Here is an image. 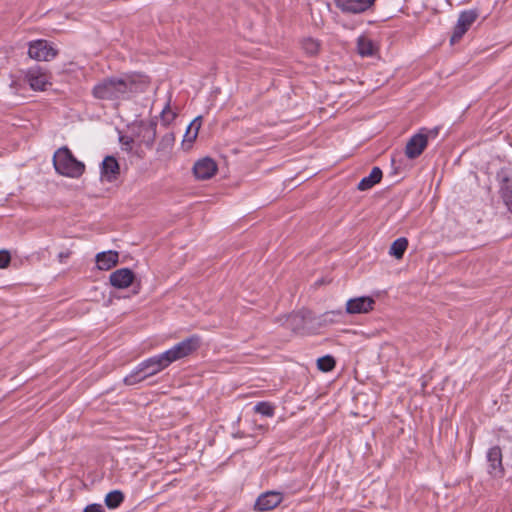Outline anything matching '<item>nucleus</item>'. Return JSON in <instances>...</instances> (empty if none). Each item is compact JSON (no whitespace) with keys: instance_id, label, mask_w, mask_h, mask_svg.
Returning <instances> with one entry per match:
<instances>
[{"instance_id":"nucleus-27","label":"nucleus","mask_w":512,"mask_h":512,"mask_svg":"<svg viewBox=\"0 0 512 512\" xmlns=\"http://www.w3.org/2000/svg\"><path fill=\"white\" fill-rule=\"evenodd\" d=\"M11 260V256L8 251L2 250L0 251V268H6Z\"/></svg>"},{"instance_id":"nucleus-29","label":"nucleus","mask_w":512,"mask_h":512,"mask_svg":"<svg viewBox=\"0 0 512 512\" xmlns=\"http://www.w3.org/2000/svg\"><path fill=\"white\" fill-rule=\"evenodd\" d=\"M196 138L197 137H194L193 133L189 131V129H186L183 139V145H187V147L189 148L192 145V143L196 140Z\"/></svg>"},{"instance_id":"nucleus-11","label":"nucleus","mask_w":512,"mask_h":512,"mask_svg":"<svg viewBox=\"0 0 512 512\" xmlns=\"http://www.w3.org/2000/svg\"><path fill=\"white\" fill-rule=\"evenodd\" d=\"M283 501V495L277 491H267L258 496L254 510L257 512L270 511L276 508Z\"/></svg>"},{"instance_id":"nucleus-7","label":"nucleus","mask_w":512,"mask_h":512,"mask_svg":"<svg viewBox=\"0 0 512 512\" xmlns=\"http://www.w3.org/2000/svg\"><path fill=\"white\" fill-rule=\"evenodd\" d=\"M478 17L477 10H465L459 14L457 23L454 27L453 34L450 38L452 44L457 43L463 35L468 31L471 25L476 21Z\"/></svg>"},{"instance_id":"nucleus-22","label":"nucleus","mask_w":512,"mask_h":512,"mask_svg":"<svg viewBox=\"0 0 512 512\" xmlns=\"http://www.w3.org/2000/svg\"><path fill=\"white\" fill-rule=\"evenodd\" d=\"M124 501V494L119 490L109 492L105 497V504L110 509H115Z\"/></svg>"},{"instance_id":"nucleus-25","label":"nucleus","mask_w":512,"mask_h":512,"mask_svg":"<svg viewBox=\"0 0 512 512\" xmlns=\"http://www.w3.org/2000/svg\"><path fill=\"white\" fill-rule=\"evenodd\" d=\"M254 411L263 416L272 417L274 415V406L269 402H258L254 406Z\"/></svg>"},{"instance_id":"nucleus-10","label":"nucleus","mask_w":512,"mask_h":512,"mask_svg":"<svg viewBox=\"0 0 512 512\" xmlns=\"http://www.w3.org/2000/svg\"><path fill=\"white\" fill-rule=\"evenodd\" d=\"M28 55L38 61H49L55 58L57 51L46 40H36L29 44Z\"/></svg>"},{"instance_id":"nucleus-3","label":"nucleus","mask_w":512,"mask_h":512,"mask_svg":"<svg viewBox=\"0 0 512 512\" xmlns=\"http://www.w3.org/2000/svg\"><path fill=\"white\" fill-rule=\"evenodd\" d=\"M167 368L161 354L149 357L140 362L135 369L124 378L126 385H135L150 376H154Z\"/></svg>"},{"instance_id":"nucleus-24","label":"nucleus","mask_w":512,"mask_h":512,"mask_svg":"<svg viewBox=\"0 0 512 512\" xmlns=\"http://www.w3.org/2000/svg\"><path fill=\"white\" fill-rule=\"evenodd\" d=\"M317 367L323 372L331 371L335 367V360L330 355L320 357L317 360Z\"/></svg>"},{"instance_id":"nucleus-32","label":"nucleus","mask_w":512,"mask_h":512,"mask_svg":"<svg viewBox=\"0 0 512 512\" xmlns=\"http://www.w3.org/2000/svg\"><path fill=\"white\" fill-rule=\"evenodd\" d=\"M69 255H70L69 252H61V253H59L58 257H59L60 261L62 262L64 259L68 258Z\"/></svg>"},{"instance_id":"nucleus-6","label":"nucleus","mask_w":512,"mask_h":512,"mask_svg":"<svg viewBox=\"0 0 512 512\" xmlns=\"http://www.w3.org/2000/svg\"><path fill=\"white\" fill-rule=\"evenodd\" d=\"M499 194L508 211L512 213V170L502 168L497 172Z\"/></svg>"},{"instance_id":"nucleus-23","label":"nucleus","mask_w":512,"mask_h":512,"mask_svg":"<svg viewBox=\"0 0 512 512\" xmlns=\"http://www.w3.org/2000/svg\"><path fill=\"white\" fill-rule=\"evenodd\" d=\"M302 48L308 55H316L320 49V44L313 38H306L302 41Z\"/></svg>"},{"instance_id":"nucleus-18","label":"nucleus","mask_w":512,"mask_h":512,"mask_svg":"<svg viewBox=\"0 0 512 512\" xmlns=\"http://www.w3.org/2000/svg\"><path fill=\"white\" fill-rule=\"evenodd\" d=\"M382 179V170L379 167H374L370 174L361 179L358 183V189L365 191L372 188L375 184L379 183Z\"/></svg>"},{"instance_id":"nucleus-2","label":"nucleus","mask_w":512,"mask_h":512,"mask_svg":"<svg viewBox=\"0 0 512 512\" xmlns=\"http://www.w3.org/2000/svg\"><path fill=\"white\" fill-rule=\"evenodd\" d=\"M53 166L58 174L69 178H79L85 171V164L77 160L66 146L55 151Z\"/></svg>"},{"instance_id":"nucleus-9","label":"nucleus","mask_w":512,"mask_h":512,"mask_svg":"<svg viewBox=\"0 0 512 512\" xmlns=\"http://www.w3.org/2000/svg\"><path fill=\"white\" fill-rule=\"evenodd\" d=\"M376 0H334L335 6L344 14L357 15L368 11Z\"/></svg>"},{"instance_id":"nucleus-31","label":"nucleus","mask_w":512,"mask_h":512,"mask_svg":"<svg viewBox=\"0 0 512 512\" xmlns=\"http://www.w3.org/2000/svg\"><path fill=\"white\" fill-rule=\"evenodd\" d=\"M162 114H163V118H164L165 121H169L170 120L168 118L169 115H171V119L175 118V113L171 112L170 110L164 109Z\"/></svg>"},{"instance_id":"nucleus-20","label":"nucleus","mask_w":512,"mask_h":512,"mask_svg":"<svg viewBox=\"0 0 512 512\" xmlns=\"http://www.w3.org/2000/svg\"><path fill=\"white\" fill-rule=\"evenodd\" d=\"M357 51L362 57H369L374 55L376 45L368 36L361 35L357 39Z\"/></svg>"},{"instance_id":"nucleus-28","label":"nucleus","mask_w":512,"mask_h":512,"mask_svg":"<svg viewBox=\"0 0 512 512\" xmlns=\"http://www.w3.org/2000/svg\"><path fill=\"white\" fill-rule=\"evenodd\" d=\"M119 141L122 145V148L126 151H131L132 150V143H133V138L129 137V136H120L119 137Z\"/></svg>"},{"instance_id":"nucleus-13","label":"nucleus","mask_w":512,"mask_h":512,"mask_svg":"<svg viewBox=\"0 0 512 512\" xmlns=\"http://www.w3.org/2000/svg\"><path fill=\"white\" fill-rule=\"evenodd\" d=\"M375 300L370 296L351 298L346 302L348 314H364L374 309Z\"/></svg>"},{"instance_id":"nucleus-12","label":"nucleus","mask_w":512,"mask_h":512,"mask_svg":"<svg viewBox=\"0 0 512 512\" xmlns=\"http://www.w3.org/2000/svg\"><path fill=\"white\" fill-rule=\"evenodd\" d=\"M487 470L493 477H502L504 468L502 465V451L499 446H493L488 449L486 454Z\"/></svg>"},{"instance_id":"nucleus-4","label":"nucleus","mask_w":512,"mask_h":512,"mask_svg":"<svg viewBox=\"0 0 512 512\" xmlns=\"http://www.w3.org/2000/svg\"><path fill=\"white\" fill-rule=\"evenodd\" d=\"M199 346L200 338L196 335H193L175 344L173 347L160 354L168 367L172 363L192 354L199 348Z\"/></svg>"},{"instance_id":"nucleus-8","label":"nucleus","mask_w":512,"mask_h":512,"mask_svg":"<svg viewBox=\"0 0 512 512\" xmlns=\"http://www.w3.org/2000/svg\"><path fill=\"white\" fill-rule=\"evenodd\" d=\"M25 80L35 91H44L48 85H51L49 74L40 66L29 68L25 74Z\"/></svg>"},{"instance_id":"nucleus-17","label":"nucleus","mask_w":512,"mask_h":512,"mask_svg":"<svg viewBox=\"0 0 512 512\" xmlns=\"http://www.w3.org/2000/svg\"><path fill=\"white\" fill-rule=\"evenodd\" d=\"M119 255L116 251L100 252L96 255V264L100 270H109L118 263Z\"/></svg>"},{"instance_id":"nucleus-30","label":"nucleus","mask_w":512,"mask_h":512,"mask_svg":"<svg viewBox=\"0 0 512 512\" xmlns=\"http://www.w3.org/2000/svg\"><path fill=\"white\" fill-rule=\"evenodd\" d=\"M84 512H105L101 504L93 503L85 507Z\"/></svg>"},{"instance_id":"nucleus-1","label":"nucleus","mask_w":512,"mask_h":512,"mask_svg":"<svg viewBox=\"0 0 512 512\" xmlns=\"http://www.w3.org/2000/svg\"><path fill=\"white\" fill-rule=\"evenodd\" d=\"M146 77L140 74H127L120 78L104 79L93 87V96L101 100L128 99L140 92L146 85Z\"/></svg>"},{"instance_id":"nucleus-21","label":"nucleus","mask_w":512,"mask_h":512,"mask_svg":"<svg viewBox=\"0 0 512 512\" xmlns=\"http://www.w3.org/2000/svg\"><path fill=\"white\" fill-rule=\"evenodd\" d=\"M408 247V240L405 237L396 239L390 246L389 254L396 259H401Z\"/></svg>"},{"instance_id":"nucleus-16","label":"nucleus","mask_w":512,"mask_h":512,"mask_svg":"<svg viewBox=\"0 0 512 512\" xmlns=\"http://www.w3.org/2000/svg\"><path fill=\"white\" fill-rule=\"evenodd\" d=\"M101 179L106 182H113L120 174V166L113 156H106L101 164Z\"/></svg>"},{"instance_id":"nucleus-5","label":"nucleus","mask_w":512,"mask_h":512,"mask_svg":"<svg viewBox=\"0 0 512 512\" xmlns=\"http://www.w3.org/2000/svg\"><path fill=\"white\" fill-rule=\"evenodd\" d=\"M438 128L426 130L413 135L406 144L405 154L409 159H415L422 154L430 137H436Z\"/></svg>"},{"instance_id":"nucleus-15","label":"nucleus","mask_w":512,"mask_h":512,"mask_svg":"<svg viewBox=\"0 0 512 512\" xmlns=\"http://www.w3.org/2000/svg\"><path fill=\"white\" fill-rule=\"evenodd\" d=\"M135 275L129 268H120L112 272L109 277L110 284L117 289L128 288L134 281Z\"/></svg>"},{"instance_id":"nucleus-14","label":"nucleus","mask_w":512,"mask_h":512,"mask_svg":"<svg viewBox=\"0 0 512 512\" xmlns=\"http://www.w3.org/2000/svg\"><path fill=\"white\" fill-rule=\"evenodd\" d=\"M194 175L199 180H207L217 172V165L211 158H203L198 160L193 167Z\"/></svg>"},{"instance_id":"nucleus-26","label":"nucleus","mask_w":512,"mask_h":512,"mask_svg":"<svg viewBox=\"0 0 512 512\" xmlns=\"http://www.w3.org/2000/svg\"><path fill=\"white\" fill-rule=\"evenodd\" d=\"M202 125V116H197L187 127L189 131H191L194 135V137L198 136L199 129Z\"/></svg>"},{"instance_id":"nucleus-19","label":"nucleus","mask_w":512,"mask_h":512,"mask_svg":"<svg viewBox=\"0 0 512 512\" xmlns=\"http://www.w3.org/2000/svg\"><path fill=\"white\" fill-rule=\"evenodd\" d=\"M139 128H140V132L143 134L142 142L146 146H152V144L155 141V137H156V128H157L156 122H154V121H149L146 123L141 122Z\"/></svg>"}]
</instances>
